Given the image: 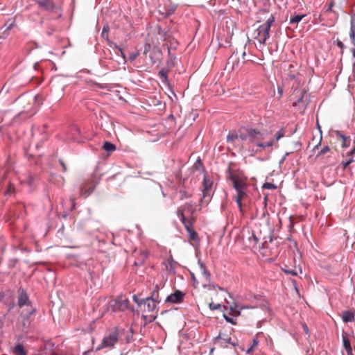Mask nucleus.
<instances>
[{"label": "nucleus", "instance_id": "22", "mask_svg": "<svg viewBox=\"0 0 355 355\" xmlns=\"http://www.w3.org/2000/svg\"><path fill=\"white\" fill-rule=\"evenodd\" d=\"M354 312L351 311H345L343 313V320L345 322H352L354 320Z\"/></svg>", "mask_w": 355, "mask_h": 355}, {"label": "nucleus", "instance_id": "48", "mask_svg": "<svg viewBox=\"0 0 355 355\" xmlns=\"http://www.w3.org/2000/svg\"><path fill=\"white\" fill-rule=\"evenodd\" d=\"M337 45H338L339 47H340L341 49H343V46H344V45H343V42H340V41H338V42H337Z\"/></svg>", "mask_w": 355, "mask_h": 355}, {"label": "nucleus", "instance_id": "34", "mask_svg": "<svg viewBox=\"0 0 355 355\" xmlns=\"http://www.w3.org/2000/svg\"><path fill=\"white\" fill-rule=\"evenodd\" d=\"M329 150H330L329 147L328 146H326L323 147V148L320 150V153H318V155L319 156V155H324V154H326L327 153H328Z\"/></svg>", "mask_w": 355, "mask_h": 355}, {"label": "nucleus", "instance_id": "43", "mask_svg": "<svg viewBox=\"0 0 355 355\" xmlns=\"http://www.w3.org/2000/svg\"><path fill=\"white\" fill-rule=\"evenodd\" d=\"M60 164L62 166V171L65 172L67 171L66 165L64 164V163L62 161H60Z\"/></svg>", "mask_w": 355, "mask_h": 355}, {"label": "nucleus", "instance_id": "42", "mask_svg": "<svg viewBox=\"0 0 355 355\" xmlns=\"http://www.w3.org/2000/svg\"><path fill=\"white\" fill-rule=\"evenodd\" d=\"M341 164L343 165V168L344 170L346 169L347 168V166L350 164L349 163V162H347L346 160L345 161H343Z\"/></svg>", "mask_w": 355, "mask_h": 355}, {"label": "nucleus", "instance_id": "21", "mask_svg": "<svg viewBox=\"0 0 355 355\" xmlns=\"http://www.w3.org/2000/svg\"><path fill=\"white\" fill-rule=\"evenodd\" d=\"M148 256V252L146 250L140 251L139 257L136 258L135 265H141L144 263Z\"/></svg>", "mask_w": 355, "mask_h": 355}, {"label": "nucleus", "instance_id": "8", "mask_svg": "<svg viewBox=\"0 0 355 355\" xmlns=\"http://www.w3.org/2000/svg\"><path fill=\"white\" fill-rule=\"evenodd\" d=\"M18 305L19 307L26 306L27 307L26 311L28 312V315H33L35 312V309L31 305L27 294L23 290L19 294Z\"/></svg>", "mask_w": 355, "mask_h": 355}, {"label": "nucleus", "instance_id": "41", "mask_svg": "<svg viewBox=\"0 0 355 355\" xmlns=\"http://www.w3.org/2000/svg\"><path fill=\"white\" fill-rule=\"evenodd\" d=\"M341 164L343 165V168L344 170L346 169L347 168V166L350 164L349 163V162H347L346 160L345 161H343Z\"/></svg>", "mask_w": 355, "mask_h": 355}, {"label": "nucleus", "instance_id": "18", "mask_svg": "<svg viewBox=\"0 0 355 355\" xmlns=\"http://www.w3.org/2000/svg\"><path fill=\"white\" fill-rule=\"evenodd\" d=\"M37 3L38 6L44 10H53L55 8L52 0H39Z\"/></svg>", "mask_w": 355, "mask_h": 355}, {"label": "nucleus", "instance_id": "38", "mask_svg": "<svg viewBox=\"0 0 355 355\" xmlns=\"http://www.w3.org/2000/svg\"><path fill=\"white\" fill-rule=\"evenodd\" d=\"M334 6V1L329 2L328 5V8L327 9L326 12H333V7Z\"/></svg>", "mask_w": 355, "mask_h": 355}, {"label": "nucleus", "instance_id": "51", "mask_svg": "<svg viewBox=\"0 0 355 355\" xmlns=\"http://www.w3.org/2000/svg\"><path fill=\"white\" fill-rule=\"evenodd\" d=\"M293 288H295V289H297V284H295V281H293Z\"/></svg>", "mask_w": 355, "mask_h": 355}, {"label": "nucleus", "instance_id": "49", "mask_svg": "<svg viewBox=\"0 0 355 355\" xmlns=\"http://www.w3.org/2000/svg\"><path fill=\"white\" fill-rule=\"evenodd\" d=\"M278 93L279 94L280 96H282V94H283V89L282 87H278Z\"/></svg>", "mask_w": 355, "mask_h": 355}, {"label": "nucleus", "instance_id": "25", "mask_svg": "<svg viewBox=\"0 0 355 355\" xmlns=\"http://www.w3.org/2000/svg\"><path fill=\"white\" fill-rule=\"evenodd\" d=\"M349 37L352 44L355 46V18L352 17Z\"/></svg>", "mask_w": 355, "mask_h": 355}, {"label": "nucleus", "instance_id": "10", "mask_svg": "<svg viewBox=\"0 0 355 355\" xmlns=\"http://www.w3.org/2000/svg\"><path fill=\"white\" fill-rule=\"evenodd\" d=\"M215 345H217L222 347H227V344L230 343L233 346H235L236 344L232 341L231 338L222 332H220L218 336L215 338L214 340Z\"/></svg>", "mask_w": 355, "mask_h": 355}, {"label": "nucleus", "instance_id": "12", "mask_svg": "<svg viewBox=\"0 0 355 355\" xmlns=\"http://www.w3.org/2000/svg\"><path fill=\"white\" fill-rule=\"evenodd\" d=\"M184 296V293L180 291L179 290H175L173 293L169 295L166 297L165 302L166 303L178 304L183 301Z\"/></svg>", "mask_w": 355, "mask_h": 355}, {"label": "nucleus", "instance_id": "45", "mask_svg": "<svg viewBox=\"0 0 355 355\" xmlns=\"http://www.w3.org/2000/svg\"><path fill=\"white\" fill-rule=\"evenodd\" d=\"M347 159H346L347 162H349V164H352V162H354V158L353 157H347Z\"/></svg>", "mask_w": 355, "mask_h": 355}, {"label": "nucleus", "instance_id": "46", "mask_svg": "<svg viewBox=\"0 0 355 355\" xmlns=\"http://www.w3.org/2000/svg\"><path fill=\"white\" fill-rule=\"evenodd\" d=\"M302 327H303V329H304V331H305V333L306 334H309V329H308L307 326L305 324H304L302 325Z\"/></svg>", "mask_w": 355, "mask_h": 355}, {"label": "nucleus", "instance_id": "29", "mask_svg": "<svg viewBox=\"0 0 355 355\" xmlns=\"http://www.w3.org/2000/svg\"><path fill=\"white\" fill-rule=\"evenodd\" d=\"M259 341L257 339H253L252 345L247 349L246 354H250L253 352L254 348L258 345Z\"/></svg>", "mask_w": 355, "mask_h": 355}, {"label": "nucleus", "instance_id": "16", "mask_svg": "<svg viewBox=\"0 0 355 355\" xmlns=\"http://www.w3.org/2000/svg\"><path fill=\"white\" fill-rule=\"evenodd\" d=\"M282 270L287 275L297 276L299 273H302V270L300 268L293 266H287L284 264L282 267Z\"/></svg>", "mask_w": 355, "mask_h": 355}, {"label": "nucleus", "instance_id": "39", "mask_svg": "<svg viewBox=\"0 0 355 355\" xmlns=\"http://www.w3.org/2000/svg\"><path fill=\"white\" fill-rule=\"evenodd\" d=\"M224 317H225V320L227 322H230V323H231L232 324H236V322L234 321V320L232 318H230L228 316H226V315H224Z\"/></svg>", "mask_w": 355, "mask_h": 355}, {"label": "nucleus", "instance_id": "15", "mask_svg": "<svg viewBox=\"0 0 355 355\" xmlns=\"http://www.w3.org/2000/svg\"><path fill=\"white\" fill-rule=\"evenodd\" d=\"M194 223H195V222H189V221H187L186 223H182V224L184 226V228L186 229V230L189 234V239L192 240V241H197L198 239V236L197 232L193 229Z\"/></svg>", "mask_w": 355, "mask_h": 355}, {"label": "nucleus", "instance_id": "3", "mask_svg": "<svg viewBox=\"0 0 355 355\" xmlns=\"http://www.w3.org/2000/svg\"><path fill=\"white\" fill-rule=\"evenodd\" d=\"M275 17L271 15L263 24L260 25L253 33V37L260 45L264 46L270 37V30L275 23Z\"/></svg>", "mask_w": 355, "mask_h": 355}, {"label": "nucleus", "instance_id": "13", "mask_svg": "<svg viewBox=\"0 0 355 355\" xmlns=\"http://www.w3.org/2000/svg\"><path fill=\"white\" fill-rule=\"evenodd\" d=\"M163 265L165 267L166 270L168 273H175V270L178 267V263L175 261L173 259V257L171 255H170L167 259H166L164 262Z\"/></svg>", "mask_w": 355, "mask_h": 355}, {"label": "nucleus", "instance_id": "27", "mask_svg": "<svg viewBox=\"0 0 355 355\" xmlns=\"http://www.w3.org/2000/svg\"><path fill=\"white\" fill-rule=\"evenodd\" d=\"M305 16L306 15H295L290 18L289 24H298Z\"/></svg>", "mask_w": 355, "mask_h": 355}, {"label": "nucleus", "instance_id": "6", "mask_svg": "<svg viewBox=\"0 0 355 355\" xmlns=\"http://www.w3.org/2000/svg\"><path fill=\"white\" fill-rule=\"evenodd\" d=\"M118 340L119 332L117 330H114L103 338L101 344V347H98L97 349L105 347H112L118 342Z\"/></svg>", "mask_w": 355, "mask_h": 355}, {"label": "nucleus", "instance_id": "40", "mask_svg": "<svg viewBox=\"0 0 355 355\" xmlns=\"http://www.w3.org/2000/svg\"><path fill=\"white\" fill-rule=\"evenodd\" d=\"M354 154H355V147L354 146L353 148L347 153L346 157H353Z\"/></svg>", "mask_w": 355, "mask_h": 355}, {"label": "nucleus", "instance_id": "35", "mask_svg": "<svg viewBox=\"0 0 355 355\" xmlns=\"http://www.w3.org/2000/svg\"><path fill=\"white\" fill-rule=\"evenodd\" d=\"M209 308L211 310H217V309H219L220 308V304H215L214 302H211L209 304Z\"/></svg>", "mask_w": 355, "mask_h": 355}, {"label": "nucleus", "instance_id": "54", "mask_svg": "<svg viewBox=\"0 0 355 355\" xmlns=\"http://www.w3.org/2000/svg\"><path fill=\"white\" fill-rule=\"evenodd\" d=\"M302 96L300 98V100H298L297 103H300V101L302 100Z\"/></svg>", "mask_w": 355, "mask_h": 355}, {"label": "nucleus", "instance_id": "7", "mask_svg": "<svg viewBox=\"0 0 355 355\" xmlns=\"http://www.w3.org/2000/svg\"><path fill=\"white\" fill-rule=\"evenodd\" d=\"M243 237L247 246L250 248H254L259 241V239L255 235L254 232L249 228L243 230Z\"/></svg>", "mask_w": 355, "mask_h": 355}, {"label": "nucleus", "instance_id": "1", "mask_svg": "<svg viewBox=\"0 0 355 355\" xmlns=\"http://www.w3.org/2000/svg\"><path fill=\"white\" fill-rule=\"evenodd\" d=\"M227 179L232 182L233 187L236 191L234 196L235 201L237 203L240 212L243 213V200L248 197V178L244 173L240 170H232L230 167L227 168Z\"/></svg>", "mask_w": 355, "mask_h": 355}, {"label": "nucleus", "instance_id": "37", "mask_svg": "<svg viewBox=\"0 0 355 355\" xmlns=\"http://www.w3.org/2000/svg\"><path fill=\"white\" fill-rule=\"evenodd\" d=\"M159 76H160L161 78L162 79H164V80H166L167 79V75H166V72H165L164 71H160L159 72Z\"/></svg>", "mask_w": 355, "mask_h": 355}, {"label": "nucleus", "instance_id": "26", "mask_svg": "<svg viewBox=\"0 0 355 355\" xmlns=\"http://www.w3.org/2000/svg\"><path fill=\"white\" fill-rule=\"evenodd\" d=\"M103 148L109 153H112L116 150V146L111 142L105 141L103 145Z\"/></svg>", "mask_w": 355, "mask_h": 355}, {"label": "nucleus", "instance_id": "33", "mask_svg": "<svg viewBox=\"0 0 355 355\" xmlns=\"http://www.w3.org/2000/svg\"><path fill=\"white\" fill-rule=\"evenodd\" d=\"M180 198L182 200L185 199V198H189L191 196V195L190 193H189L184 191H180Z\"/></svg>", "mask_w": 355, "mask_h": 355}, {"label": "nucleus", "instance_id": "36", "mask_svg": "<svg viewBox=\"0 0 355 355\" xmlns=\"http://www.w3.org/2000/svg\"><path fill=\"white\" fill-rule=\"evenodd\" d=\"M235 139H237V136L232 134H229L227 137V140L230 142H233Z\"/></svg>", "mask_w": 355, "mask_h": 355}, {"label": "nucleus", "instance_id": "31", "mask_svg": "<svg viewBox=\"0 0 355 355\" xmlns=\"http://www.w3.org/2000/svg\"><path fill=\"white\" fill-rule=\"evenodd\" d=\"M263 188L267 189H275L277 188V187L272 183L266 182L263 184Z\"/></svg>", "mask_w": 355, "mask_h": 355}, {"label": "nucleus", "instance_id": "53", "mask_svg": "<svg viewBox=\"0 0 355 355\" xmlns=\"http://www.w3.org/2000/svg\"><path fill=\"white\" fill-rule=\"evenodd\" d=\"M295 291H296L297 294L300 295V293H299V290H298V289H296Z\"/></svg>", "mask_w": 355, "mask_h": 355}, {"label": "nucleus", "instance_id": "14", "mask_svg": "<svg viewBox=\"0 0 355 355\" xmlns=\"http://www.w3.org/2000/svg\"><path fill=\"white\" fill-rule=\"evenodd\" d=\"M130 302L125 296H121L115 300L114 307L120 311H125L129 309Z\"/></svg>", "mask_w": 355, "mask_h": 355}, {"label": "nucleus", "instance_id": "32", "mask_svg": "<svg viewBox=\"0 0 355 355\" xmlns=\"http://www.w3.org/2000/svg\"><path fill=\"white\" fill-rule=\"evenodd\" d=\"M108 31H109V27L108 26H104L102 31V37L103 38H107L108 37Z\"/></svg>", "mask_w": 355, "mask_h": 355}, {"label": "nucleus", "instance_id": "9", "mask_svg": "<svg viewBox=\"0 0 355 355\" xmlns=\"http://www.w3.org/2000/svg\"><path fill=\"white\" fill-rule=\"evenodd\" d=\"M213 181L207 175H205L202 181L203 199H206L207 198L210 199Z\"/></svg>", "mask_w": 355, "mask_h": 355}, {"label": "nucleus", "instance_id": "20", "mask_svg": "<svg viewBox=\"0 0 355 355\" xmlns=\"http://www.w3.org/2000/svg\"><path fill=\"white\" fill-rule=\"evenodd\" d=\"M21 314L23 315V320L21 322V324H22L21 329L23 331H27L28 329L29 328V327L31 325V320L29 319V317L31 315H28V311H26V313H24L22 312Z\"/></svg>", "mask_w": 355, "mask_h": 355}, {"label": "nucleus", "instance_id": "23", "mask_svg": "<svg viewBox=\"0 0 355 355\" xmlns=\"http://www.w3.org/2000/svg\"><path fill=\"white\" fill-rule=\"evenodd\" d=\"M337 135L342 139V147L348 148L350 146L351 139L349 137H347L340 132H337Z\"/></svg>", "mask_w": 355, "mask_h": 355}, {"label": "nucleus", "instance_id": "24", "mask_svg": "<svg viewBox=\"0 0 355 355\" xmlns=\"http://www.w3.org/2000/svg\"><path fill=\"white\" fill-rule=\"evenodd\" d=\"M142 314V318L144 320L145 324L153 322L157 317V313H146L147 314Z\"/></svg>", "mask_w": 355, "mask_h": 355}, {"label": "nucleus", "instance_id": "2", "mask_svg": "<svg viewBox=\"0 0 355 355\" xmlns=\"http://www.w3.org/2000/svg\"><path fill=\"white\" fill-rule=\"evenodd\" d=\"M246 140L255 147V152H259L266 148L272 147L275 145V140L270 137V132L264 130H258L255 128H249L247 130Z\"/></svg>", "mask_w": 355, "mask_h": 355}, {"label": "nucleus", "instance_id": "55", "mask_svg": "<svg viewBox=\"0 0 355 355\" xmlns=\"http://www.w3.org/2000/svg\"><path fill=\"white\" fill-rule=\"evenodd\" d=\"M2 297V294H1V293H0V297Z\"/></svg>", "mask_w": 355, "mask_h": 355}, {"label": "nucleus", "instance_id": "5", "mask_svg": "<svg viewBox=\"0 0 355 355\" xmlns=\"http://www.w3.org/2000/svg\"><path fill=\"white\" fill-rule=\"evenodd\" d=\"M160 302L158 290H155L151 295L144 299L143 302L144 313H157V304Z\"/></svg>", "mask_w": 355, "mask_h": 355}, {"label": "nucleus", "instance_id": "17", "mask_svg": "<svg viewBox=\"0 0 355 355\" xmlns=\"http://www.w3.org/2000/svg\"><path fill=\"white\" fill-rule=\"evenodd\" d=\"M343 347L346 350L347 355H353L352 349L350 344V340L347 333L343 332L342 334Z\"/></svg>", "mask_w": 355, "mask_h": 355}, {"label": "nucleus", "instance_id": "28", "mask_svg": "<svg viewBox=\"0 0 355 355\" xmlns=\"http://www.w3.org/2000/svg\"><path fill=\"white\" fill-rule=\"evenodd\" d=\"M284 137V130L282 128L279 130L275 135V138H272L275 140V144L282 137Z\"/></svg>", "mask_w": 355, "mask_h": 355}, {"label": "nucleus", "instance_id": "47", "mask_svg": "<svg viewBox=\"0 0 355 355\" xmlns=\"http://www.w3.org/2000/svg\"><path fill=\"white\" fill-rule=\"evenodd\" d=\"M198 263H199V264L200 265V268H201L203 270H205V264H204L202 262H201L200 261H198Z\"/></svg>", "mask_w": 355, "mask_h": 355}, {"label": "nucleus", "instance_id": "11", "mask_svg": "<svg viewBox=\"0 0 355 355\" xmlns=\"http://www.w3.org/2000/svg\"><path fill=\"white\" fill-rule=\"evenodd\" d=\"M96 183L93 180L87 181L80 188V195L87 197L94 191Z\"/></svg>", "mask_w": 355, "mask_h": 355}, {"label": "nucleus", "instance_id": "30", "mask_svg": "<svg viewBox=\"0 0 355 355\" xmlns=\"http://www.w3.org/2000/svg\"><path fill=\"white\" fill-rule=\"evenodd\" d=\"M132 299L135 301V303H137L139 306L143 304V302L145 298H141L139 295H133Z\"/></svg>", "mask_w": 355, "mask_h": 355}, {"label": "nucleus", "instance_id": "50", "mask_svg": "<svg viewBox=\"0 0 355 355\" xmlns=\"http://www.w3.org/2000/svg\"><path fill=\"white\" fill-rule=\"evenodd\" d=\"M33 178H31V177H29V178H28V184H32V181H33Z\"/></svg>", "mask_w": 355, "mask_h": 355}, {"label": "nucleus", "instance_id": "52", "mask_svg": "<svg viewBox=\"0 0 355 355\" xmlns=\"http://www.w3.org/2000/svg\"><path fill=\"white\" fill-rule=\"evenodd\" d=\"M353 55L355 57V49H353Z\"/></svg>", "mask_w": 355, "mask_h": 355}, {"label": "nucleus", "instance_id": "4", "mask_svg": "<svg viewBox=\"0 0 355 355\" xmlns=\"http://www.w3.org/2000/svg\"><path fill=\"white\" fill-rule=\"evenodd\" d=\"M196 209L192 203L186 202L184 205L178 207L177 210V215L182 223L187 221L196 222Z\"/></svg>", "mask_w": 355, "mask_h": 355}, {"label": "nucleus", "instance_id": "19", "mask_svg": "<svg viewBox=\"0 0 355 355\" xmlns=\"http://www.w3.org/2000/svg\"><path fill=\"white\" fill-rule=\"evenodd\" d=\"M12 352L15 355H28V352L21 343H17L13 349Z\"/></svg>", "mask_w": 355, "mask_h": 355}, {"label": "nucleus", "instance_id": "44", "mask_svg": "<svg viewBox=\"0 0 355 355\" xmlns=\"http://www.w3.org/2000/svg\"><path fill=\"white\" fill-rule=\"evenodd\" d=\"M289 155V153H286L284 156L282 157V160L280 161V164L283 163L286 159V157Z\"/></svg>", "mask_w": 355, "mask_h": 355}]
</instances>
